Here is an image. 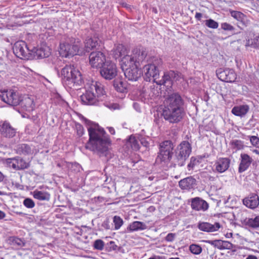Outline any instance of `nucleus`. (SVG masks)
<instances>
[{"label": "nucleus", "mask_w": 259, "mask_h": 259, "mask_svg": "<svg viewBox=\"0 0 259 259\" xmlns=\"http://www.w3.org/2000/svg\"><path fill=\"white\" fill-rule=\"evenodd\" d=\"M218 77L221 80L227 82H233L236 79L237 75L235 71L232 69L220 68L216 71Z\"/></svg>", "instance_id": "16"}, {"label": "nucleus", "mask_w": 259, "mask_h": 259, "mask_svg": "<svg viewBox=\"0 0 259 259\" xmlns=\"http://www.w3.org/2000/svg\"><path fill=\"white\" fill-rule=\"evenodd\" d=\"M101 41L96 37H87L84 41V50L89 52L92 50H99L100 49Z\"/></svg>", "instance_id": "22"}, {"label": "nucleus", "mask_w": 259, "mask_h": 259, "mask_svg": "<svg viewBox=\"0 0 259 259\" xmlns=\"http://www.w3.org/2000/svg\"><path fill=\"white\" fill-rule=\"evenodd\" d=\"M162 62L161 59L153 57L149 61L147 65H144L143 71L144 78L146 81H153L158 85L165 87L171 91V88L174 81L179 80L181 78V74L174 71H169L165 72L162 79H159V68L162 65Z\"/></svg>", "instance_id": "1"}, {"label": "nucleus", "mask_w": 259, "mask_h": 259, "mask_svg": "<svg viewBox=\"0 0 259 259\" xmlns=\"http://www.w3.org/2000/svg\"><path fill=\"white\" fill-rule=\"evenodd\" d=\"M6 217L5 213L0 210V220L4 219Z\"/></svg>", "instance_id": "56"}, {"label": "nucleus", "mask_w": 259, "mask_h": 259, "mask_svg": "<svg viewBox=\"0 0 259 259\" xmlns=\"http://www.w3.org/2000/svg\"><path fill=\"white\" fill-rule=\"evenodd\" d=\"M246 46L259 49V34L254 35L253 38L247 40Z\"/></svg>", "instance_id": "37"}, {"label": "nucleus", "mask_w": 259, "mask_h": 259, "mask_svg": "<svg viewBox=\"0 0 259 259\" xmlns=\"http://www.w3.org/2000/svg\"><path fill=\"white\" fill-rule=\"evenodd\" d=\"M90 64L95 68H101L107 61L105 55L101 51L93 52L89 56Z\"/></svg>", "instance_id": "15"}, {"label": "nucleus", "mask_w": 259, "mask_h": 259, "mask_svg": "<svg viewBox=\"0 0 259 259\" xmlns=\"http://www.w3.org/2000/svg\"><path fill=\"white\" fill-rule=\"evenodd\" d=\"M60 77L63 84L69 89L78 90L83 83L79 70L73 65H66L61 70Z\"/></svg>", "instance_id": "5"}, {"label": "nucleus", "mask_w": 259, "mask_h": 259, "mask_svg": "<svg viewBox=\"0 0 259 259\" xmlns=\"http://www.w3.org/2000/svg\"><path fill=\"white\" fill-rule=\"evenodd\" d=\"M176 237V234L175 233H169L165 237V240L167 242H172L174 241Z\"/></svg>", "instance_id": "50"}, {"label": "nucleus", "mask_w": 259, "mask_h": 259, "mask_svg": "<svg viewBox=\"0 0 259 259\" xmlns=\"http://www.w3.org/2000/svg\"><path fill=\"white\" fill-rule=\"evenodd\" d=\"M127 144L130 146L134 150H138L140 148L139 142L135 136H131L127 142Z\"/></svg>", "instance_id": "35"}, {"label": "nucleus", "mask_w": 259, "mask_h": 259, "mask_svg": "<svg viewBox=\"0 0 259 259\" xmlns=\"http://www.w3.org/2000/svg\"><path fill=\"white\" fill-rule=\"evenodd\" d=\"M21 95L18 90L9 89L0 91V98L8 105L16 106L21 102Z\"/></svg>", "instance_id": "8"}, {"label": "nucleus", "mask_w": 259, "mask_h": 259, "mask_svg": "<svg viewBox=\"0 0 259 259\" xmlns=\"http://www.w3.org/2000/svg\"><path fill=\"white\" fill-rule=\"evenodd\" d=\"M31 55L36 59H42L49 57L51 54V49L45 44H42L36 48H34L31 51Z\"/></svg>", "instance_id": "18"}, {"label": "nucleus", "mask_w": 259, "mask_h": 259, "mask_svg": "<svg viewBox=\"0 0 259 259\" xmlns=\"http://www.w3.org/2000/svg\"><path fill=\"white\" fill-rule=\"evenodd\" d=\"M12 244L14 246H16L18 247H22L25 246V242L24 239L16 237H12L10 239Z\"/></svg>", "instance_id": "39"}, {"label": "nucleus", "mask_w": 259, "mask_h": 259, "mask_svg": "<svg viewBox=\"0 0 259 259\" xmlns=\"http://www.w3.org/2000/svg\"><path fill=\"white\" fill-rule=\"evenodd\" d=\"M230 145L235 151L241 150L244 149L245 145L244 142L240 140H233L230 142Z\"/></svg>", "instance_id": "34"}, {"label": "nucleus", "mask_w": 259, "mask_h": 259, "mask_svg": "<svg viewBox=\"0 0 259 259\" xmlns=\"http://www.w3.org/2000/svg\"><path fill=\"white\" fill-rule=\"evenodd\" d=\"M215 179V178L212 176H210L209 177V180L211 181H213Z\"/></svg>", "instance_id": "60"}, {"label": "nucleus", "mask_w": 259, "mask_h": 259, "mask_svg": "<svg viewBox=\"0 0 259 259\" xmlns=\"http://www.w3.org/2000/svg\"><path fill=\"white\" fill-rule=\"evenodd\" d=\"M251 144L256 148H259V138L255 136H248Z\"/></svg>", "instance_id": "46"}, {"label": "nucleus", "mask_w": 259, "mask_h": 259, "mask_svg": "<svg viewBox=\"0 0 259 259\" xmlns=\"http://www.w3.org/2000/svg\"><path fill=\"white\" fill-rule=\"evenodd\" d=\"M0 133L3 137L11 138L15 136L16 131L9 122L5 121L0 122Z\"/></svg>", "instance_id": "19"}, {"label": "nucleus", "mask_w": 259, "mask_h": 259, "mask_svg": "<svg viewBox=\"0 0 259 259\" xmlns=\"http://www.w3.org/2000/svg\"><path fill=\"white\" fill-rule=\"evenodd\" d=\"M17 153L19 154L28 155L31 153V148L27 144H21L17 146Z\"/></svg>", "instance_id": "33"}, {"label": "nucleus", "mask_w": 259, "mask_h": 259, "mask_svg": "<svg viewBox=\"0 0 259 259\" xmlns=\"http://www.w3.org/2000/svg\"><path fill=\"white\" fill-rule=\"evenodd\" d=\"M141 143H142V144H143L144 146H146V145H147V143L146 142V143H145V144H144V143H143V142H141Z\"/></svg>", "instance_id": "63"}, {"label": "nucleus", "mask_w": 259, "mask_h": 259, "mask_svg": "<svg viewBox=\"0 0 259 259\" xmlns=\"http://www.w3.org/2000/svg\"><path fill=\"white\" fill-rule=\"evenodd\" d=\"M121 67L126 78L129 80L136 81L141 76V71L135 65L124 64L121 62Z\"/></svg>", "instance_id": "13"}, {"label": "nucleus", "mask_w": 259, "mask_h": 259, "mask_svg": "<svg viewBox=\"0 0 259 259\" xmlns=\"http://www.w3.org/2000/svg\"><path fill=\"white\" fill-rule=\"evenodd\" d=\"M191 203L192 208L196 211H205L208 208V204L206 201L199 197L192 198Z\"/></svg>", "instance_id": "20"}, {"label": "nucleus", "mask_w": 259, "mask_h": 259, "mask_svg": "<svg viewBox=\"0 0 259 259\" xmlns=\"http://www.w3.org/2000/svg\"><path fill=\"white\" fill-rule=\"evenodd\" d=\"M113 87L118 92L124 93L127 92V83L121 79H116L113 82Z\"/></svg>", "instance_id": "29"}, {"label": "nucleus", "mask_w": 259, "mask_h": 259, "mask_svg": "<svg viewBox=\"0 0 259 259\" xmlns=\"http://www.w3.org/2000/svg\"><path fill=\"white\" fill-rule=\"evenodd\" d=\"M233 248V245L228 241H222L219 240L218 248L220 250L232 249Z\"/></svg>", "instance_id": "38"}, {"label": "nucleus", "mask_w": 259, "mask_h": 259, "mask_svg": "<svg viewBox=\"0 0 259 259\" xmlns=\"http://www.w3.org/2000/svg\"><path fill=\"white\" fill-rule=\"evenodd\" d=\"M240 222L242 225L246 228L257 229L259 228V215L252 218H242Z\"/></svg>", "instance_id": "25"}, {"label": "nucleus", "mask_w": 259, "mask_h": 259, "mask_svg": "<svg viewBox=\"0 0 259 259\" xmlns=\"http://www.w3.org/2000/svg\"><path fill=\"white\" fill-rule=\"evenodd\" d=\"M167 95L164 102V108L162 115L163 118L170 123H178L183 118L185 115L184 100L177 92H172L166 89Z\"/></svg>", "instance_id": "4"}, {"label": "nucleus", "mask_w": 259, "mask_h": 259, "mask_svg": "<svg viewBox=\"0 0 259 259\" xmlns=\"http://www.w3.org/2000/svg\"><path fill=\"white\" fill-rule=\"evenodd\" d=\"M147 53L145 50H140L137 49L133 51L131 55H126L121 58V62L124 64L128 65H135L137 67L141 68V66L143 67L146 63L148 62L147 59Z\"/></svg>", "instance_id": "6"}, {"label": "nucleus", "mask_w": 259, "mask_h": 259, "mask_svg": "<svg viewBox=\"0 0 259 259\" xmlns=\"http://www.w3.org/2000/svg\"><path fill=\"white\" fill-rule=\"evenodd\" d=\"M19 105L27 111H32L33 110L34 108L33 99L28 96L24 97L21 96V102L20 103Z\"/></svg>", "instance_id": "26"}, {"label": "nucleus", "mask_w": 259, "mask_h": 259, "mask_svg": "<svg viewBox=\"0 0 259 259\" xmlns=\"http://www.w3.org/2000/svg\"><path fill=\"white\" fill-rule=\"evenodd\" d=\"M77 45H70L68 43H61L59 53L63 57H69L75 55L82 54Z\"/></svg>", "instance_id": "14"}, {"label": "nucleus", "mask_w": 259, "mask_h": 259, "mask_svg": "<svg viewBox=\"0 0 259 259\" xmlns=\"http://www.w3.org/2000/svg\"><path fill=\"white\" fill-rule=\"evenodd\" d=\"M221 28L224 30L233 31L235 29L234 27L227 23H223L221 24Z\"/></svg>", "instance_id": "49"}, {"label": "nucleus", "mask_w": 259, "mask_h": 259, "mask_svg": "<svg viewBox=\"0 0 259 259\" xmlns=\"http://www.w3.org/2000/svg\"><path fill=\"white\" fill-rule=\"evenodd\" d=\"M127 50L126 48L121 44H118L114 49L113 55V57L115 59H118L121 57L122 58L126 56Z\"/></svg>", "instance_id": "32"}, {"label": "nucleus", "mask_w": 259, "mask_h": 259, "mask_svg": "<svg viewBox=\"0 0 259 259\" xmlns=\"http://www.w3.org/2000/svg\"><path fill=\"white\" fill-rule=\"evenodd\" d=\"M205 25L208 28L217 29L219 27V23L213 19H209L204 21Z\"/></svg>", "instance_id": "43"}, {"label": "nucleus", "mask_w": 259, "mask_h": 259, "mask_svg": "<svg viewBox=\"0 0 259 259\" xmlns=\"http://www.w3.org/2000/svg\"><path fill=\"white\" fill-rule=\"evenodd\" d=\"M153 12H154V13H157V11L156 9H155V8H153Z\"/></svg>", "instance_id": "61"}, {"label": "nucleus", "mask_w": 259, "mask_h": 259, "mask_svg": "<svg viewBox=\"0 0 259 259\" xmlns=\"http://www.w3.org/2000/svg\"><path fill=\"white\" fill-rule=\"evenodd\" d=\"M137 105V103H134V107H135V108H136V106Z\"/></svg>", "instance_id": "64"}, {"label": "nucleus", "mask_w": 259, "mask_h": 259, "mask_svg": "<svg viewBox=\"0 0 259 259\" xmlns=\"http://www.w3.org/2000/svg\"><path fill=\"white\" fill-rule=\"evenodd\" d=\"M231 16L238 21L244 23L245 16L241 12L236 11H232L230 12Z\"/></svg>", "instance_id": "40"}, {"label": "nucleus", "mask_w": 259, "mask_h": 259, "mask_svg": "<svg viewBox=\"0 0 259 259\" xmlns=\"http://www.w3.org/2000/svg\"><path fill=\"white\" fill-rule=\"evenodd\" d=\"M243 203L249 208L254 209L259 205V197L255 193H251L243 199Z\"/></svg>", "instance_id": "21"}, {"label": "nucleus", "mask_w": 259, "mask_h": 259, "mask_svg": "<svg viewBox=\"0 0 259 259\" xmlns=\"http://www.w3.org/2000/svg\"><path fill=\"white\" fill-rule=\"evenodd\" d=\"M4 180V176L2 173L0 171V182H2Z\"/></svg>", "instance_id": "58"}, {"label": "nucleus", "mask_w": 259, "mask_h": 259, "mask_svg": "<svg viewBox=\"0 0 259 259\" xmlns=\"http://www.w3.org/2000/svg\"><path fill=\"white\" fill-rule=\"evenodd\" d=\"M249 109L247 105H241L234 106L232 109V113L237 116L242 117L246 114Z\"/></svg>", "instance_id": "28"}, {"label": "nucleus", "mask_w": 259, "mask_h": 259, "mask_svg": "<svg viewBox=\"0 0 259 259\" xmlns=\"http://www.w3.org/2000/svg\"><path fill=\"white\" fill-rule=\"evenodd\" d=\"M147 225L142 222L134 221L128 226L127 230L131 232L143 231L147 229Z\"/></svg>", "instance_id": "30"}, {"label": "nucleus", "mask_w": 259, "mask_h": 259, "mask_svg": "<svg viewBox=\"0 0 259 259\" xmlns=\"http://www.w3.org/2000/svg\"><path fill=\"white\" fill-rule=\"evenodd\" d=\"M196 185V180L192 177H188L179 182L180 187L184 190H190L195 187Z\"/></svg>", "instance_id": "27"}, {"label": "nucleus", "mask_w": 259, "mask_h": 259, "mask_svg": "<svg viewBox=\"0 0 259 259\" xmlns=\"http://www.w3.org/2000/svg\"><path fill=\"white\" fill-rule=\"evenodd\" d=\"M108 131L109 133L112 135H114L115 133V130L113 127H108Z\"/></svg>", "instance_id": "55"}, {"label": "nucleus", "mask_w": 259, "mask_h": 259, "mask_svg": "<svg viewBox=\"0 0 259 259\" xmlns=\"http://www.w3.org/2000/svg\"><path fill=\"white\" fill-rule=\"evenodd\" d=\"M108 247L109 248L108 251L115 250L117 249V246L114 241H111L108 244Z\"/></svg>", "instance_id": "51"}, {"label": "nucleus", "mask_w": 259, "mask_h": 259, "mask_svg": "<svg viewBox=\"0 0 259 259\" xmlns=\"http://www.w3.org/2000/svg\"><path fill=\"white\" fill-rule=\"evenodd\" d=\"M3 163L7 167L16 170L24 169L29 166L28 162L19 156L5 159Z\"/></svg>", "instance_id": "11"}, {"label": "nucleus", "mask_w": 259, "mask_h": 259, "mask_svg": "<svg viewBox=\"0 0 259 259\" xmlns=\"http://www.w3.org/2000/svg\"><path fill=\"white\" fill-rule=\"evenodd\" d=\"M79 117L87 125L89 132V140L85 145V148L101 153L107 151L111 141L104 130L97 123L88 120L82 115Z\"/></svg>", "instance_id": "3"}, {"label": "nucleus", "mask_w": 259, "mask_h": 259, "mask_svg": "<svg viewBox=\"0 0 259 259\" xmlns=\"http://www.w3.org/2000/svg\"><path fill=\"white\" fill-rule=\"evenodd\" d=\"M240 162L238 168V171L240 173H241L245 171L248 168L252 163L253 159L248 154L241 153L240 155Z\"/></svg>", "instance_id": "23"}, {"label": "nucleus", "mask_w": 259, "mask_h": 259, "mask_svg": "<svg viewBox=\"0 0 259 259\" xmlns=\"http://www.w3.org/2000/svg\"><path fill=\"white\" fill-rule=\"evenodd\" d=\"M189 250L193 254L199 255L202 251V248L198 244L193 243L189 245Z\"/></svg>", "instance_id": "36"}, {"label": "nucleus", "mask_w": 259, "mask_h": 259, "mask_svg": "<svg viewBox=\"0 0 259 259\" xmlns=\"http://www.w3.org/2000/svg\"><path fill=\"white\" fill-rule=\"evenodd\" d=\"M23 204L25 207L28 208H32L35 205V203L33 200L29 198H25L24 200Z\"/></svg>", "instance_id": "47"}, {"label": "nucleus", "mask_w": 259, "mask_h": 259, "mask_svg": "<svg viewBox=\"0 0 259 259\" xmlns=\"http://www.w3.org/2000/svg\"><path fill=\"white\" fill-rule=\"evenodd\" d=\"M202 16V14L200 13H196L195 16V18L199 21H201V18Z\"/></svg>", "instance_id": "54"}, {"label": "nucleus", "mask_w": 259, "mask_h": 259, "mask_svg": "<svg viewBox=\"0 0 259 259\" xmlns=\"http://www.w3.org/2000/svg\"><path fill=\"white\" fill-rule=\"evenodd\" d=\"M113 223L114 225V230H118L122 226L123 221L120 217L115 215L113 218Z\"/></svg>", "instance_id": "41"}, {"label": "nucleus", "mask_w": 259, "mask_h": 259, "mask_svg": "<svg viewBox=\"0 0 259 259\" xmlns=\"http://www.w3.org/2000/svg\"><path fill=\"white\" fill-rule=\"evenodd\" d=\"M13 51L16 56L21 59L28 60L30 58L31 51L24 41L16 42L13 47Z\"/></svg>", "instance_id": "10"}, {"label": "nucleus", "mask_w": 259, "mask_h": 259, "mask_svg": "<svg viewBox=\"0 0 259 259\" xmlns=\"http://www.w3.org/2000/svg\"><path fill=\"white\" fill-rule=\"evenodd\" d=\"M102 226L107 230L110 229V225L108 221H105L102 224Z\"/></svg>", "instance_id": "53"}, {"label": "nucleus", "mask_w": 259, "mask_h": 259, "mask_svg": "<svg viewBox=\"0 0 259 259\" xmlns=\"http://www.w3.org/2000/svg\"><path fill=\"white\" fill-rule=\"evenodd\" d=\"M31 193L35 199L40 201H48L50 199V193L45 191L36 189Z\"/></svg>", "instance_id": "31"}, {"label": "nucleus", "mask_w": 259, "mask_h": 259, "mask_svg": "<svg viewBox=\"0 0 259 259\" xmlns=\"http://www.w3.org/2000/svg\"><path fill=\"white\" fill-rule=\"evenodd\" d=\"M75 128L78 136H82L84 133V130L81 124L79 123H75Z\"/></svg>", "instance_id": "48"}, {"label": "nucleus", "mask_w": 259, "mask_h": 259, "mask_svg": "<svg viewBox=\"0 0 259 259\" xmlns=\"http://www.w3.org/2000/svg\"><path fill=\"white\" fill-rule=\"evenodd\" d=\"M169 259H180V258L178 257H170Z\"/></svg>", "instance_id": "62"}, {"label": "nucleus", "mask_w": 259, "mask_h": 259, "mask_svg": "<svg viewBox=\"0 0 259 259\" xmlns=\"http://www.w3.org/2000/svg\"><path fill=\"white\" fill-rule=\"evenodd\" d=\"M230 159L227 157L218 158L213 165V171L219 174L225 172L230 167Z\"/></svg>", "instance_id": "17"}, {"label": "nucleus", "mask_w": 259, "mask_h": 259, "mask_svg": "<svg viewBox=\"0 0 259 259\" xmlns=\"http://www.w3.org/2000/svg\"><path fill=\"white\" fill-rule=\"evenodd\" d=\"M101 76L107 80H111L117 75V70L116 64L111 61L107 60L100 68Z\"/></svg>", "instance_id": "12"}, {"label": "nucleus", "mask_w": 259, "mask_h": 259, "mask_svg": "<svg viewBox=\"0 0 259 259\" xmlns=\"http://www.w3.org/2000/svg\"><path fill=\"white\" fill-rule=\"evenodd\" d=\"M173 143L169 140L164 141L159 144L158 158L161 161L167 162L170 161L173 155Z\"/></svg>", "instance_id": "9"}, {"label": "nucleus", "mask_w": 259, "mask_h": 259, "mask_svg": "<svg viewBox=\"0 0 259 259\" xmlns=\"http://www.w3.org/2000/svg\"><path fill=\"white\" fill-rule=\"evenodd\" d=\"M104 242L101 239H97L94 241V248L97 250H102L104 246Z\"/></svg>", "instance_id": "45"}, {"label": "nucleus", "mask_w": 259, "mask_h": 259, "mask_svg": "<svg viewBox=\"0 0 259 259\" xmlns=\"http://www.w3.org/2000/svg\"><path fill=\"white\" fill-rule=\"evenodd\" d=\"M191 152V146L186 141L182 142L175 151L174 160L178 165L182 166Z\"/></svg>", "instance_id": "7"}, {"label": "nucleus", "mask_w": 259, "mask_h": 259, "mask_svg": "<svg viewBox=\"0 0 259 259\" xmlns=\"http://www.w3.org/2000/svg\"><path fill=\"white\" fill-rule=\"evenodd\" d=\"M200 161L198 159L194 157H192L190 158L189 163L187 165V168L189 170H193L195 166L199 165Z\"/></svg>", "instance_id": "42"}, {"label": "nucleus", "mask_w": 259, "mask_h": 259, "mask_svg": "<svg viewBox=\"0 0 259 259\" xmlns=\"http://www.w3.org/2000/svg\"><path fill=\"white\" fill-rule=\"evenodd\" d=\"M82 104L87 105L102 106L111 110L119 109V105L110 101L104 85L99 81H92L86 88L85 92L80 97Z\"/></svg>", "instance_id": "2"}, {"label": "nucleus", "mask_w": 259, "mask_h": 259, "mask_svg": "<svg viewBox=\"0 0 259 259\" xmlns=\"http://www.w3.org/2000/svg\"><path fill=\"white\" fill-rule=\"evenodd\" d=\"M252 152L257 155H259V150L257 149H254L252 150Z\"/></svg>", "instance_id": "59"}, {"label": "nucleus", "mask_w": 259, "mask_h": 259, "mask_svg": "<svg viewBox=\"0 0 259 259\" xmlns=\"http://www.w3.org/2000/svg\"><path fill=\"white\" fill-rule=\"evenodd\" d=\"M207 243H209L212 245L214 246L215 247L218 248V244H219V240H205L203 241Z\"/></svg>", "instance_id": "52"}, {"label": "nucleus", "mask_w": 259, "mask_h": 259, "mask_svg": "<svg viewBox=\"0 0 259 259\" xmlns=\"http://www.w3.org/2000/svg\"><path fill=\"white\" fill-rule=\"evenodd\" d=\"M246 259H257V258L253 255H248Z\"/></svg>", "instance_id": "57"}, {"label": "nucleus", "mask_w": 259, "mask_h": 259, "mask_svg": "<svg viewBox=\"0 0 259 259\" xmlns=\"http://www.w3.org/2000/svg\"><path fill=\"white\" fill-rule=\"evenodd\" d=\"M198 228L204 232H213L218 231L221 227V225L219 223H215L211 224L207 222H200L198 224Z\"/></svg>", "instance_id": "24"}, {"label": "nucleus", "mask_w": 259, "mask_h": 259, "mask_svg": "<svg viewBox=\"0 0 259 259\" xmlns=\"http://www.w3.org/2000/svg\"><path fill=\"white\" fill-rule=\"evenodd\" d=\"M68 167L70 171L74 172H79L81 168L80 165L76 162L69 163Z\"/></svg>", "instance_id": "44"}]
</instances>
